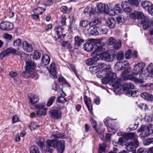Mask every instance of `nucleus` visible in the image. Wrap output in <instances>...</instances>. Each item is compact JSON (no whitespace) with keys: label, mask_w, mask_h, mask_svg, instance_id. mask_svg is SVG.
I'll return each instance as SVG.
<instances>
[{"label":"nucleus","mask_w":153,"mask_h":153,"mask_svg":"<svg viewBox=\"0 0 153 153\" xmlns=\"http://www.w3.org/2000/svg\"><path fill=\"white\" fill-rule=\"evenodd\" d=\"M44 139L41 137L39 138L36 143L38 146L40 148L41 150L45 152H48L50 153H52L53 149L52 147L54 148H56L58 153H62L64 150V142L63 140H61L57 142L54 140H48L46 141L47 144L46 149L44 144Z\"/></svg>","instance_id":"1"},{"label":"nucleus","mask_w":153,"mask_h":153,"mask_svg":"<svg viewBox=\"0 0 153 153\" xmlns=\"http://www.w3.org/2000/svg\"><path fill=\"white\" fill-rule=\"evenodd\" d=\"M145 66L144 62L139 63L135 65L133 72L130 75L127 76L126 79L138 83H143L144 82L143 79H140L142 76L140 73L142 72Z\"/></svg>","instance_id":"2"},{"label":"nucleus","mask_w":153,"mask_h":153,"mask_svg":"<svg viewBox=\"0 0 153 153\" xmlns=\"http://www.w3.org/2000/svg\"><path fill=\"white\" fill-rule=\"evenodd\" d=\"M131 18L135 19H138L143 25L144 29L146 30L153 25V23L151 20L145 16L142 12L135 11L130 15Z\"/></svg>","instance_id":"3"},{"label":"nucleus","mask_w":153,"mask_h":153,"mask_svg":"<svg viewBox=\"0 0 153 153\" xmlns=\"http://www.w3.org/2000/svg\"><path fill=\"white\" fill-rule=\"evenodd\" d=\"M105 77L102 79V82L103 84H106L109 82L113 86L119 87L120 86L121 80L120 79L116 78V74L111 71L105 75Z\"/></svg>","instance_id":"4"},{"label":"nucleus","mask_w":153,"mask_h":153,"mask_svg":"<svg viewBox=\"0 0 153 153\" xmlns=\"http://www.w3.org/2000/svg\"><path fill=\"white\" fill-rule=\"evenodd\" d=\"M10 53H11L15 56H19L22 59H24L25 57L27 56V54L24 53L23 51H19L14 48L10 47L2 52L0 54V57H1L2 56H3L2 57V58H3Z\"/></svg>","instance_id":"5"},{"label":"nucleus","mask_w":153,"mask_h":153,"mask_svg":"<svg viewBox=\"0 0 153 153\" xmlns=\"http://www.w3.org/2000/svg\"><path fill=\"white\" fill-rule=\"evenodd\" d=\"M25 63L26 65L25 68L26 70L28 71L30 73L29 76L32 78L36 76L37 74L35 69L36 67V64L30 60L26 61Z\"/></svg>","instance_id":"6"},{"label":"nucleus","mask_w":153,"mask_h":153,"mask_svg":"<svg viewBox=\"0 0 153 153\" xmlns=\"http://www.w3.org/2000/svg\"><path fill=\"white\" fill-rule=\"evenodd\" d=\"M111 4L108 3L107 4L100 3L97 6L98 10L100 13H109L113 10V8Z\"/></svg>","instance_id":"7"},{"label":"nucleus","mask_w":153,"mask_h":153,"mask_svg":"<svg viewBox=\"0 0 153 153\" xmlns=\"http://www.w3.org/2000/svg\"><path fill=\"white\" fill-rule=\"evenodd\" d=\"M13 24L11 22L4 21L0 23V28L3 30L9 31L13 29Z\"/></svg>","instance_id":"8"},{"label":"nucleus","mask_w":153,"mask_h":153,"mask_svg":"<svg viewBox=\"0 0 153 153\" xmlns=\"http://www.w3.org/2000/svg\"><path fill=\"white\" fill-rule=\"evenodd\" d=\"M141 5L144 9L147 10L149 14L153 15V4L151 2L144 1L142 2Z\"/></svg>","instance_id":"9"},{"label":"nucleus","mask_w":153,"mask_h":153,"mask_svg":"<svg viewBox=\"0 0 153 153\" xmlns=\"http://www.w3.org/2000/svg\"><path fill=\"white\" fill-rule=\"evenodd\" d=\"M50 116L52 117L54 119H58L61 116V112L58 110L54 109L50 111L49 112Z\"/></svg>","instance_id":"10"},{"label":"nucleus","mask_w":153,"mask_h":153,"mask_svg":"<svg viewBox=\"0 0 153 153\" xmlns=\"http://www.w3.org/2000/svg\"><path fill=\"white\" fill-rule=\"evenodd\" d=\"M122 63L123 66V70L127 69L125 71H123L122 72V74L123 76H125L127 74L129 73L131 71V69L130 68H129L130 65L129 62L127 61H125L122 62Z\"/></svg>","instance_id":"11"},{"label":"nucleus","mask_w":153,"mask_h":153,"mask_svg":"<svg viewBox=\"0 0 153 153\" xmlns=\"http://www.w3.org/2000/svg\"><path fill=\"white\" fill-rule=\"evenodd\" d=\"M74 41V46L77 49L79 48L84 42V40L82 37L78 36L75 37Z\"/></svg>","instance_id":"12"},{"label":"nucleus","mask_w":153,"mask_h":153,"mask_svg":"<svg viewBox=\"0 0 153 153\" xmlns=\"http://www.w3.org/2000/svg\"><path fill=\"white\" fill-rule=\"evenodd\" d=\"M23 49L27 52H30L33 51V47L32 45L29 44L26 41H24L22 44Z\"/></svg>","instance_id":"13"},{"label":"nucleus","mask_w":153,"mask_h":153,"mask_svg":"<svg viewBox=\"0 0 153 153\" xmlns=\"http://www.w3.org/2000/svg\"><path fill=\"white\" fill-rule=\"evenodd\" d=\"M97 46V48L92 53V55L93 56H100L102 54L105 50V49L102 46H99L98 45Z\"/></svg>","instance_id":"14"},{"label":"nucleus","mask_w":153,"mask_h":153,"mask_svg":"<svg viewBox=\"0 0 153 153\" xmlns=\"http://www.w3.org/2000/svg\"><path fill=\"white\" fill-rule=\"evenodd\" d=\"M122 6L124 10L126 13H130L132 10L130 4L128 1L123 2Z\"/></svg>","instance_id":"15"},{"label":"nucleus","mask_w":153,"mask_h":153,"mask_svg":"<svg viewBox=\"0 0 153 153\" xmlns=\"http://www.w3.org/2000/svg\"><path fill=\"white\" fill-rule=\"evenodd\" d=\"M98 68L99 71H111V67L109 65H107L103 63H100L97 66Z\"/></svg>","instance_id":"16"},{"label":"nucleus","mask_w":153,"mask_h":153,"mask_svg":"<svg viewBox=\"0 0 153 153\" xmlns=\"http://www.w3.org/2000/svg\"><path fill=\"white\" fill-rule=\"evenodd\" d=\"M50 73L52 75L54 78H56V69L55 64L54 62H52L50 65V67H47Z\"/></svg>","instance_id":"17"},{"label":"nucleus","mask_w":153,"mask_h":153,"mask_svg":"<svg viewBox=\"0 0 153 153\" xmlns=\"http://www.w3.org/2000/svg\"><path fill=\"white\" fill-rule=\"evenodd\" d=\"M84 101L88 110L94 115L92 111V105H91L90 99L87 96H85L84 97Z\"/></svg>","instance_id":"18"},{"label":"nucleus","mask_w":153,"mask_h":153,"mask_svg":"<svg viewBox=\"0 0 153 153\" xmlns=\"http://www.w3.org/2000/svg\"><path fill=\"white\" fill-rule=\"evenodd\" d=\"M29 102L31 105L34 104L38 102L39 101V97L36 94H31L29 97Z\"/></svg>","instance_id":"19"},{"label":"nucleus","mask_w":153,"mask_h":153,"mask_svg":"<svg viewBox=\"0 0 153 153\" xmlns=\"http://www.w3.org/2000/svg\"><path fill=\"white\" fill-rule=\"evenodd\" d=\"M94 48L93 43L91 42H86L84 44V48L88 52L92 51Z\"/></svg>","instance_id":"20"},{"label":"nucleus","mask_w":153,"mask_h":153,"mask_svg":"<svg viewBox=\"0 0 153 153\" xmlns=\"http://www.w3.org/2000/svg\"><path fill=\"white\" fill-rule=\"evenodd\" d=\"M50 58L47 54H45L42 55L41 62L43 64L45 65H48L50 62Z\"/></svg>","instance_id":"21"},{"label":"nucleus","mask_w":153,"mask_h":153,"mask_svg":"<svg viewBox=\"0 0 153 153\" xmlns=\"http://www.w3.org/2000/svg\"><path fill=\"white\" fill-rule=\"evenodd\" d=\"M90 121L91 122V125L95 130L99 136H100L102 134V133L100 130V128H97L96 127L97 126L96 121L94 120L93 118L91 119Z\"/></svg>","instance_id":"22"},{"label":"nucleus","mask_w":153,"mask_h":153,"mask_svg":"<svg viewBox=\"0 0 153 153\" xmlns=\"http://www.w3.org/2000/svg\"><path fill=\"white\" fill-rule=\"evenodd\" d=\"M106 23L110 28H114L115 26L116 21L114 18H111L107 20Z\"/></svg>","instance_id":"23"},{"label":"nucleus","mask_w":153,"mask_h":153,"mask_svg":"<svg viewBox=\"0 0 153 153\" xmlns=\"http://www.w3.org/2000/svg\"><path fill=\"white\" fill-rule=\"evenodd\" d=\"M123 136L127 140H131L134 138L137 137V135L134 133L129 132L124 133L123 135Z\"/></svg>","instance_id":"24"},{"label":"nucleus","mask_w":153,"mask_h":153,"mask_svg":"<svg viewBox=\"0 0 153 153\" xmlns=\"http://www.w3.org/2000/svg\"><path fill=\"white\" fill-rule=\"evenodd\" d=\"M141 97L146 100L152 101L153 100V96L147 92H144L141 94Z\"/></svg>","instance_id":"25"},{"label":"nucleus","mask_w":153,"mask_h":153,"mask_svg":"<svg viewBox=\"0 0 153 153\" xmlns=\"http://www.w3.org/2000/svg\"><path fill=\"white\" fill-rule=\"evenodd\" d=\"M101 21L99 18H95L92 21L88 23L90 27H92L97 25H100L101 24Z\"/></svg>","instance_id":"26"},{"label":"nucleus","mask_w":153,"mask_h":153,"mask_svg":"<svg viewBox=\"0 0 153 153\" xmlns=\"http://www.w3.org/2000/svg\"><path fill=\"white\" fill-rule=\"evenodd\" d=\"M98 60L97 57H93L87 59L85 62L86 64L88 66L91 65L95 64Z\"/></svg>","instance_id":"27"},{"label":"nucleus","mask_w":153,"mask_h":153,"mask_svg":"<svg viewBox=\"0 0 153 153\" xmlns=\"http://www.w3.org/2000/svg\"><path fill=\"white\" fill-rule=\"evenodd\" d=\"M134 88V85L131 83H126L124 85L123 89L127 92L131 91V90Z\"/></svg>","instance_id":"28"},{"label":"nucleus","mask_w":153,"mask_h":153,"mask_svg":"<svg viewBox=\"0 0 153 153\" xmlns=\"http://www.w3.org/2000/svg\"><path fill=\"white\" fill-rule=\"evenodd\" d=\"M64 136L58 131L54 132L52 133L51 138L52 139H55L57 138H63Z\"/></svg>","instance_id":"29"},{"label":"nucleus","mask_w":153,"mask_h":153,"mask_svg":"<svg viewBox=\"0 0 153 153\" xmlns=\"http://www.w3.org/2000/svg\"><path fill=\"white\" fill-rule=\"evenodd\" d=\"M46 10L45 8L43 7H38L37 8L33 10V12L38 15L41 14Z\"/></svg>","instance_id":"30"},{"label":"nucleus","mask_w":153,"mask_h":153,"mask_svg":"<svg viewBox=\"0 0 153 153\" xmlns=\"http://www.w3.org/2000/svg\"><path fill=\"white\" fill-rule=\"evenodd\" d=\"M41 56V51L39 50L36 51L33 53V59L37 60L40 59Z\"/></svg>","instance_id":"31"},{"label":"nucleus","mask_w":153,"mask_h":153,"mask_svg":"<svg viewBox=\"0 0 153 153\" xmlns=\"http://www.w3.org/2000/svg\"><path fill=\"white\" fill-rule=\"evenodd\" d=\"M111 71H98V73L97 74V77L99 78H101L105 76V75L109 73Z\"/></svg>","instance_id":"32"},{"label":"nucleus","mask_w":153,"mask_h":153,"mask_svg":"<svg viewBox=\"0 0 153 153\" xmlns=\"http://www.w3.org/2000/svg\"><path fill=\"white\" fill-rule=\"evenodd\" d=\"M96 10L95 8H91V9H86L84 10V12L85 14L90 15L91 14H94L96 12Z\"/></svg>","instance_id":"33"},{"label":"nucleus","mask_w":153,"mask_h":153,"mask_svg":"<svg viewBox=\"0 0 153 153\" xmlns=\"http://www.w3.org/2000/svg\"><path fill=\"white\" fill-rule=\"evenodd\" d=\"M104 58L105 61L107 62H111L113 61V58L111 57L110 55L108 53H103Z\"/></svg>","instance_id":"34"},{"label":"nucleus","mask_w":153,"mask_h":153,"mask_svg":"<svg viewBox=\"0 0 153 153\" xmlns=\"http://www.w3.org/2000/svg\"><path fill=\"white\" fill-rule=\"evenodd\" d=\"M46 108L38 109L37 111V115L39 117H41L42 115H45L46 114Z\"/></svg>","instance_id":"35"},{"label":"nucleus","mask_w":153,"mask_h":153,"mask_svg":"<svg viewBox=\"0 0 153 153\" xmlns=\"http://www.w3.org/2000/svg\"><path fill=\"white\" fill-rule=\"evenodd\" d=\"M124 58V54L123 51H120L118 52L116 56L117 60H122Z\"/></svg>","instance_id":"36"},{"label":"nucleus","mask_w":153,"mask_h":153,"mask_svg":"<svg viewBox=\"0 0 153 153\" xmlns=\"http://www.w3.org/2000/svg\"><path fill=\"white\" fill-rule=\"evenodd\" d=\"M21 40L20 38H18L15 40L13 42V45L15 47H20L21 45Z\"/></svg>","instance_id":"37"},{"label":"nucleus","mask_w":153,"mask_h":153,"mask_svg":"<svg viewBox=\"0 0 153 153\" xmlns=\"http://www.w3.org/2000/svg\"><path fill=\"white\" fill-rule=\"evenodd\" d=\"M60 10L63 13L68 14L71 11V9L68 8L66 6H62L60 8Z\"/></svg>","instance_id":"38"},{"label":"nucleus","mask_w":153,"mask_h":153,"mask_svg":"<svg viewBox=\"0 0 153 153\" xmlns=\"http://www.w3.org/2000/svg\"><path fill=\"white\" fill-rule=\"evenodd\" d=\"M144 146H147L153 143V138H149L144 141L143 143Z\"/></svg>","instance_id":"39"},{"label":"nucleus","mask_w":153,"mask_h":153,"mask_svg":"<svg viewBox=\"0 0 153 153\" xmlns=\"http://www.w3.org/2000/svg\"><path fill=\"white\" fill-rule=\"evenodd\" d=\"M132 56V51L131 49H129L125 52V56L126 59H130Z\"/></svg>","instance_id":"40"},{"label":"nucleus","mask_w":153,"mask_h":153,"mask_svg":"<svg viewBox=\"0 0 153 153\" xmlns=\"http://www.w3.org/2000/svg\"><path fill=\"white\" fill-rule=\"evenodd\" d=\"M30 153H40L38 148L34 146H31L30 149Z\"/></svg>","instance_id":"41"},{"label":"nucleus","mask_w":153,"mask_h":153,"mask_svg":"<svg viewBox=\"0 0 153 153\" xmlns=\"http://www.w3.org/2000/svg\"><path fill=\"white\" fill-rule=\"evenodd\" d=\"M130 143L128 142V143L126 144V149L129 152H133L134 150L133 146L131 143Z\"/></svg>","instance_id":"42"},{"label":"nucleus","mask_w":153,"mask_h":153,"mask_svg":"<svg viewBox=\"0 0 153 153\" xmlns=\"http://www.w3.org/2000/svg\"><path fill=\"white\" fill-rule=\"evenodd\" d=\"M89 69L90 72L94 74H96L99 71L98 68L97 67V66L90 67Z\"/></svg>","instance_id":"43"},{"label":"nucleus","mask_w":153,"mask_h":153,"mask_svg":"<svg viewBox=\"0 0 153 153\" xmlns=\"http://www.w3.org/2000/svg\"><path fill=\"white\" fill-rule=\"evenodd\" d=\"M56 99V97L54 96H52L50 97L48 100L47 104V106L49 107L51 105L54 101Z\"/></svg>","instance_id":"44"},{"label":"nucleus","mask_w":153,"mask_h":153,"mask_svg":"<svg viewBox=\"0 0 153 153\" xmlns=\"http://www.w3.org/2000/svg\"><path fill=\"white\" fill-rule=\"evenodd\" d=\"M67 100L64 97L61 96L57 98L56 102L58 103L64 104L66 102Z\"/></svg>","instance_id":"45"},{"label":"nucleus","mask_w":153,"mask_h":153,"mask_svg":"<svg viewBox=\"0 0 153 153\" xmlns=\"http://www.w3.org/2000/svg\"><path fill=\"white\" fill-rule=\"evenodd\" d=\"M137 91H132L131 90L127 92L126 94L127 96L129 97L131 96V97H134L137 96Z\"/></svg>","instance_id":"46"},{"label":"nucleus","mask_w":153,"mask_h":153,"mask_svg":"<svg viewBox=\"0 0 153 153\" xmlns=\"http://www.w3.org/2000/svg\"><path fill=\"white\" fill-rule=\"evenodd\" d=\"M115 68L116 70L118 71L123 70L122 62H117L115 66Z\"/></svg>","instance_id":"47"},{"label":"nucleus","mask_w":153,"mask_h":153,"mask_svg":"<svg viewBox=\"0 0 153 153\" xmlns=\"http://www.w3.org/2000/svg\"><path fill=\"white\" fill-rule=\"evenodd\" d=\"M131 5L134 7H137L139 5L138 0H128Z\"/></svg>","instance_id":"48"},{"label":"nucleus","mask_w":153,"mask_h":153,"mask_svg":"<svg viewBox=\"0 0 153 153\" xmlns=\"http://www.w3.org/2000/svg\"><path fill=\"white\" fill-rule=\"evenodd\" d=\"M129 142L132 143L131 144L133 145V147L135 148H137L139 146V141L137 139H135Z\"/></svg>","instance_id":"49"},{"label":"nucleus","mask_w":153,"mask_h":153,"mask_svg":"<svg viewBox=\"0 0 153 153\" xmlns=\"http://www.w3.org/2000/svg\"><path fill=\"white\" fill-rule=\"evenodd\" d=\"M56 2V0H48L46 1H45L44 4L46 6L48 7L51 5L53 3Z\"/></svg>","instance_id":"50"},{"label":"nucleus","mask_w":153,"mask_h":153,"mask_svg":"<svg viewBox=\"0 0 153 153\" xmlns=\"http://www.w3.org/2000/svg\"><path fill=\"white\" fill-rule=\"evenodd\" d=\"M127 140L123 136L122 137H120L119 138L118 141V144L120 145H124V144H125Z\"/></svg>","instance_id":"51"},{"label":"nucleus","mask_w":153,"mask_h":153,"mask_svg":"<svg viewBox=\"0 0 153 153\" xmlns=\"http://www.w3.org/2000/svg\"><path fill=\"white\" fill-rule=\"evenodd\" d=\"M88 24V21L86 19L81 20L79 23L80 26L82 27H85Z\"/></svg>","instance_id":"52"},{"label":"nucleus","mask_w":153,"mask_h":153,"mask_svg":"<svg viewBox=\"0 0 153 153\" xmlns=\"http://www.w3.org/2000/svg\"><path fill=\"white\" fill-rule=\"evenodd\" d=\"M39 127L37 123L35 122L31 123L29 126V128L31 131Z\"/></svg>","instance_id":"53"},{"label":"nucleus","mask_w":153,"mask_h":153,"mask_svg":"<svg viewBox=\"0 0 153 153\" xmlns=\"http://www.w3.org/2000/svg\"><path fill=\"white\" fill-rule=\"evenodd\" d=\"M138 127V124L134 125L131 124L128 128L127 129V131H132L135 130Z\"/></svg>","instance_id":"54"},{"label":"nucleus","mask_w":153,"mask_h":153,"mask_svg":"<svg viewBox=\"0 0 153 153\" xmlns=\"http://www.w3.org/2000/svg\"><path fill=\"white\" fill-rule=\"evenodd\" d=\"M55 31L57 35H60V33H63V29L60 26H58L55 28Z\"/></svg>","instance_id":"55"},{"label":"nucleus","mask_w":153,"mask_h":153,"mask_svg":"<svg viewBox=\"0 0 153 153\" xmlns=\"http://www.w3.org/2000/svg\"><path fill=\"white\" fill-rule=\"evenodd\" d=\"M116 42V39L114 38L111 37L109 38L107 44L109 45H112Z\"/></svg>","instance_id":"56"},{"label":"nucleus","mask_w":153,"mask_h":153,"mask_svg":"<svg viewBox=\"0 0 153 153\" xmlns=\"http://www.w3.org/2000/svg\"><path fill=\"white\" fill-rule=\"evenodd\" d=\"M144 86L146 90H153V83H147L144 85Z\"/></svg>","instance_id":"57"},{"label":"nucleus","mask_w":153,"mask_h":153,"mask_svg":"<svg viewBox=\"0 0 153 153\" xmlns=\"http://www.w3.org/2000/svg\"><path fill=\"white\" fill-rule=\"evenodd\" d=\"M147 70L149 73L153 75V65L152 63H151L148 66Z\"/></svg>","instance_id":"58"},{"label":"nucleus","mask_w":153,"mask_h":153,"mask_svg":"<svg viewBox=\"0 0 153 153\" xmlns=\"http://www.w3.org/2000/svg\"><path fill=\"white\" fill-rule=\"evenodd\" d=\"M105 146L103 144L102 145H100L99 149L98 150V153H102L104 152L105 149Z\"/></svg>","instance_id":"59"},{"label":"nucleus","mask_w":153,"mask_h":153,"mask_svg":"<svg viewBox=\"0 0 153 153\" xmlns=\"http://www.w3.org/2000/svg\"><path fill=\"white\" fill-rule=\"evenodd\" d=\"M45 106V104L44 103L41 104L39 103L36 105V108L37 109H45L44 108Z\"/></svg>","instance_id":"60"},{"label":"nucleus","mask_w":153,"mask_h":153,"mask_svg":"<svg viewBox=\"0 0 153 153\" xmlns=\"http://www.w3.org/2000/svg\"><path fill=\"white\" fill-rule=\"evenodd\" d=\"M98 30V29L97 30L96 28H93V30H91V33L93 36L97 35L99 34Z\"/></svg>","instance_id":"61"},{"label":"nucleus","mask_w":153,"mask_h":153,"mask_svg":"<svg viewBox=\"0 0 153 153\" xmlns=\"http://www.w3.org/2000/svg\"><path fill=\"white\" fill-rule=\"evenodd\" d=\"M138 106L141 109H144L145 111L148 109L147 106L146 105L143 103H140L138 105Z\"/></svg>","instance_id":"62"},{"label":"nucleus","mask_w":153,"mask_h":153,"mask_svg":"<svg viewBox=\"0 0 153 153\" xmlns=\"http://www.w3.org/2000/svg\"><path fill=\"white\" fill-rule=\"evenodd\" d=\"M121 46V43L120 41L116 43L114 46V48L115 49H118Z\"/></svg>","instance_id":"63"},{"label":"nucleus","mask_w":153,"mask_h":153,"mask_svg":"<svg viewBox=\"0 0 153 153\" xmlns=\"http://www.w3.org/2000/svg\"><path fill=\"white\" fill-rule=\"evenodd\" d=\"M137 151V153H146L147 152L146 149L143 147L139 148Z\"/></svg>","instance_id":"64"}]
</instances>
